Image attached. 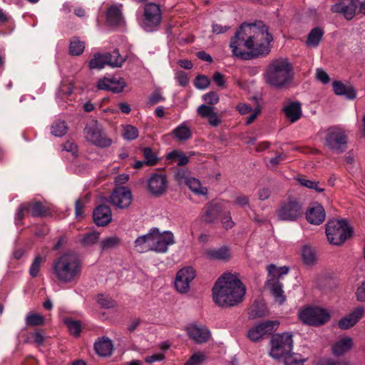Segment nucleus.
<instances>
[{"instance_id": "f257e3e1", "label": "nucleus", "mask_w": 365, "mask_h": 365, "mask_svg": "<svg viewBox=\"0 0 365 365\" xmlns=\"http://www.w3.org/2000/svg\"><path fill=\"white\" fill-rule=\"evenodd\" d=\"M272 36L265 25L242 24L231 39L232 54L241 59L250 60L269 53Z\"/></svg>"}, {"instance_id": "f03ea898", "label": "nucleus", "mask_w": 365, "mask_h": 365, "mask_svg": "<svg viewBox=\"0 0 365 365\" xmlns=\"http://www.w3.org/2000/svg\"><path fill=\"white\" fill-rule=\"evenodd\" d=\"M245 292L242 282L231 274L222 275L212 288L213 300L222 307L237 305L243 301Z\"/></svg>"}, {"instance_id": "7ed1b4c3", "label": "nucleus", "mask_w": 365, "mask_h": 365, "mask_svg": "<svg viewBox=\"0 0 365 365\" xmlns=\"http://www.w3.org/2000/svg\"><path fill=\"white\" fill-rule=\"evenodd\" d=\"M293 66L288 58H278L272 60L264 73L265 83L269 86L282 89L292 81Z\"/></svg>"}, {"instance_id": "20e7f679", "label": "nucleus", "mask_w": 365, "mask_h": 365, "mask_svg": "<svg viewBox=\"0 0 365 365\" xmlns=\"http://www.w3.org/2000/svg\"><path fill=\"white\" fill-rule=\"evenodd\" d=\"M52 269L58 282L68 284L79 278L82 264L76 254L67 252L61 255L53 261Z\"/></svg>"}, {"instance_id": "39448f33", "label": "nucleus", "mask_w": 365, "mask_h": 365, "mask_svg": "<svg viewBox=\"0 0 365 365\" xmlns=\"http://www.w3.org/2000/svg\"><path fill=\"white\" fill-rule=\"evenodd\" d=\"M352 229L344 220H330L327 224L326 235L329 243L341 245L351 236Z\"/></svg>"}, {"instance_id": "423d86ee", "label": "nucleus", "mask_w": 365, "mask_h": 365, "mask_svg": "<svg viewBox=\"0 0 365 365\" xmlns=\"http://www.w3.org/2000/svg\"><path fill=\"white\" fill-rule=\"evenodd\" d=\"M300 321L307 325L319 327L330 319L328 310L318 307H307L299 312Z\"/></svg>"}, {"instance_id": "0eeeda50", "label": "nucleus", "mask_w": 365, "mask_h": 365, "mask_svg": "<svg viewBox=\"0 0 365 365\" xmlns=\"http://www.w3.org/2000/svg\"><path fill=\"white\" fill-rule=\"evenodd\" d=\"M303 204L296 198L283 201L276 211L279 220L293 222L299 219L303 214Z\"/></svg>"}, {"instance_id": "6e6552de", "label": "nucleus", "mask_w": 365, "mask_h": 365, "mask_svg": "<svg viewBox=\"0 0 365 365\" xmlns=\"http://www.w3.org/2000/svg\"><path fill=\"white\" fill-rule=\"evenodd\" d=\"M271 346L269 355L272 358H286L292 349V335L287 332L275 334L272 337Z\"/></svg>"}, {"instance_id": "1a4fd4ad", "label": "nucleus", "mask_w": 365, "mask_h": 365, "mask_svg": "<svg viewBox=\"0 0 365 365\" xmlns=\"http://www.w3.org/2000/svg\"><path fill=\"white\" fill-rule=\"evenodd\" d=\"M325 145L333 152L341 153L347 148L348 137L346 131L339 127H331L327 131Z\"/></svg>"}, {"instance_id": "9d476101", "label": "nucleus", "mask_w": 365, "mask_h": 365, "mask_svg": "<svg viewBox=\"0 0 365 365\" xmlns=\"http://www.w3.org/2000/svg\"><path fill=\"white\" fill-rule=\"evenodd\" d=\"M84 136L88 142L101 148L109 147L113 143L97 121H91L86 125Z\"/></svg>"}, {"instance_id": "9b49d317", "label": "nucleus", "mask_w": 365, "mask_h": 365, "mask_svg": "<svg viewBox=\"0 0 365 365\" xmlns=\"http://www.w3.org/2000/svg\"><path fill=\"white\" fill-rule=\"evenodd\" d=\"M161 21V11L158 4L149 3L145 5L142 26L147 31H153Z\"/></svg>"}, {"instance_id": "f8f14e48", "label": "nucleus", "mask_w": 365, "mask_h": 365, "mask_svg": "<svg viewBox=\"0 0 365 365\" xmlns=\"http://www.w3.org/2000/svg\"><path fill=\"white\" fill-rule=\"evenodd\" d=\"M168 180L166 175L162 173L150 174L147 180V190L153 197L163 195L168 190Z\"/></svg>"}, {"instance_id": "ddd939ff", "label": "nucleus", "mask_w": 365, "mask_h": 365, "mask_svg": "<svg viewBox=\"0 0 365 365\" xmlns=\"http://www.w3.org/2000/svg\"><path fill=\"white\" fill-rule=\"evenodd\" d=\"M153 252L157 253H165L168 247L175 244V237L170 231L160 232L158 228H152Z\"/></svg>"}, {"instance_id": "4468645a", "label": "nucleus", "mask_w": 365, "mask_h": 365, "mask_svg": "<svg viewBox=\"0 0 365 365\" xmlns=\"http://www.w3.org/2000/svg\"><path fill=\"white\" fill-rule=\"evenodd\" d=\"M279 323L278 321H266L251 328L247 332V337L252 341L262 340L265 336L275 331Z\"/></svg>"}, {"instance_id": "2eb2a0df", "label": "nucleus", "mask_w": 365, "mask_h": 365, "mask_svg": "<svg viewBox=\"0 0 365 365\" xmlns=\"http://www.w3.org/2000/svg\"><path fill=\"white\" fill-rule=\"evenodd\" d=\"M195 277V270L192 267H185L180 269L175 277V287L180 293H187L190 290V284Z\"/></svg>"}, {"instance_id": "dca6fc26", "label": "nucleus", "mask_w": 365, "mask_h": 365, "mask_svg": "<svg viewBox=\"0 0 365 365\" xmlns=\"http://www.w3.org/2000/svg\"><path fill=\"white\" fill-rule=\"evenodd\" d=\"M125 86L126 83L123 78L114 76H104L96 84L98 90L110 91L113 93H120Z\"/></svg>"}, {"instance_id": "f3484780", "label": "nucleus", "mask_w": 365, "mask_h": 365, "mask_svg": "<svg viewBox=\"0 0 365 365\" xmlns=\"http://www.w3.org/2000/svg\"><path fill=\"white\" fill-rule=\"evenodd\" d=\"M133 200L129 188L119 187L115 188L110 195V202L118 208L124 209L129 207Z\"/></svg>"}, {"instance_id": "a211bd4d", "label": "nucleus", "mask_w": 365, "mask_h": 365, "mask_svg": "<svg viewBox=\"0 0 365 365\" xmlns=\"http://www.w3.org/2000/svg\"><path fill=\"white\" fill-rule=\"evenodd\" d=\"M175 176L178 183L185 184L195 194L201 195H207V187H202L199 180L186 175L185 173L182 170L178 171Z\"/></svg>"}, {"instance_id": "6ab92c4d", "label": "nucleus", "mask_w": 365, "mask_h": 365, "mask_svg": "<svg viewBox=\"0 0 365 365\" xmlns=\"http://www.w3.org/2000/svg\"><path fill=\"white\" fill-rule=\"evenodd\" d=\"M190 339L197 344L207 342L210 338V331L203 326L190 325L186 329Z\"/></svg>"}, {"instance_id": "aec40b11", "label": "nucleus", "mask_w": 365, "mask_h": 365, "mask_svg": "<svg viewBox=\"0 0 365 365\" xmlns=\"http://www.w3.org/2000/svg\"><path fill=\"white\" fill-rule=\"evenodd\" d=\"M306 218L311 224L320 225L325 220L323 207L318 203L312 204L306 212Z\"/></svg>"}, {"instance_id": "412c9836", "label": "nucleus", "mask_w": 365, "mask_h": 365, "mask_svg": "<svg viewBox=\"0 0 365 365\" xmlns=\"http://www.w3.org/2000/svg\"><path fill=\"white\" fill-rule=\"evenodd\" d=\"M93 220L98 226H106L112 220V214L110 207L105 205L98 206L93 210Z\"/></svg>"}, {"instance_id": "4be33fe9", "label": "nucleus", "mask_w": 365, "mask_h": 365, "mask_svg": "<svg viewBox=\"0 0 365 365\" xmlns=\"http://www.w3.org/2000/svg\"><path fill=\"white\" fill-rule=\"evenodd\" d=\"M197 114L203 118H207L210 125L216 127L221 123V118L214 111V108L205 104L200 105L197 109Z\"/></svg>"}, {"instance_id": "5701e85b", "label": "nucleus", "mask_w": 365, "mask_h": 365, "mask_svg": "<svg viewBox=\"0 0 365 365\" xmlns=\"http://www.w3.org/2000/svg\"><path fill=\"white\" fill-rule=\"evenodd\" d=\"M363 307H356L352 312L345 317L341 319L338 323L339 328L347 329L354 326L358 321L362 317L364 313Z\"/></svg>"}, {"instance_id": "b1692460", "label": "nucleus", "mask_w": 365, "mask_h": 365, "mask_svg": "<svg viewBox=\"0 0 365 365\" xmlns=\"http://www.w3.org/2000/svg\"><path fill=\"white\" fill-rule=\"evenodd\" d=\"M134 247L140 253L153 251L152 229L146 235L138 237L134 242Z\"/></svg>"}, {"instance_id": "393cba45", "label": "nucleus", "mask_w": 365, "mask_h": 365, "mask_svg": "<svg viewBox=\"0 0 365 365\" xmlns=\"http://www.w3.org/2000/svg\"><path fill=\"white\" fill-rule=\"evenodd\" d=\"M223 207L220 203H209L205 206L202 213V217L206 222H212L217 219Z\"/></svg>"}, {"instance_id": "a878e982", "label": "nucleus", "mask_w": 365, "mask_h": 365, "mask_svg": "<svg viewBox=\"0 0 365 365\" xmlns=\"http://www.w3.org/2000/svg\"><path fill=\"white\" fill-rule=\"evenodd\" d=\"M266 287L271 292L276 302L282 304L285 302L286 296L282 290V284L279 280H267Z\"/></svg>"}, {"instance_id": "bb28decb", "label": "nucleus", "mask_w": 365, "mask_h": 365, "mask_svg": "<svg viewBox=\"0 0 365 365\" xmlns=\"http://www.w3.org/2000/svg\"><path fill=\"white\" fill-rule=\"evenodd\" d=\"M352 338L345 336L339 339L332 345V353L334 356H342L348 352L353 346Z\"/></svg>"}, {"instance_id": "cd10ccee", "label": "nucleus", "mask_w": 365, "mask_h": 365, "mask_svg": "<svg viewBox=\"0 0 365 365\" xmlns=\"http://www.w3.org/2000/svg\"><path fill=\"white\" fill-rule=\"evenodd\" d=\"M283 111L289 120L293 123L302 117V108L299 102H291L283 108Z\"/></svg>"}, {"instance_id": "c85d7f7f", "label": "nucleus", "mask_w": 365, "mask_h": 365, "mask_svg": "<svg viewBox=\"0 0 365 365\" xmlns=\"http://www.w3.org/2000/svg\"><path fill=\"white\" fill-rule=\"evenodd\" d=\"M96 353L100 356H108L112 354L113 343L107 337L98 339L94 344Z\"/></svg>"}, {"instance_id": "c756f323", "label": "nucleus", "mask_w": 365, "mask_h": 365, "mask_svg": "<svg viewBox=\"0 0 365 365\" xmlns=\"http://www.w3.org/2000/svg\"><path fill=\"white\" fill-rule=\"evenodd\" d=\"M28 207V214L34 217H43L50 214L49 209L38 201L26 202Z\"/></svg>"}, {"instance_id": "7c9ffc66", "label": "nucleus", "mask_w": 365, "mask_h": 365, "mask_svg": "<svg viewBox=\"0 0 365 365\" xmlns=\"http://www.w3.org/2000/svg\"><path fill=\"white\" fill-rule=\"evenodd\" d=\"M334 92L338 96H344L349 100L356 98V92L354 88L350 85H345L341 81H334L332 83Z\"/></svg>"}, {"instance_id": "2f4dec72", "label": "nucleus", "mask_w": 365, "mask_h": 365, "mask_svg": "<svg viewBox=\"0 0 365 365\" xmlns=\"http://www.w3.org/2000/svg\"><path fill=\"white\" fill-rule=\"evenodd\" d=\"M204 255L209 259L226 260L230 257V251L226 247L206 250Z\"/></svg>"}, {"instance_id": "473e14b6", "label": "nucleus", "mask_w": 365, "mask_h": 365, "mask_svg": "<svg viewBox=\"0 0 365 365\" xmlns=\"http://www.w3.org/2000/svg\"><path fill=\"white\" fill-rule=\"evenodd\" d=\"M106 21L110 26L119 25L123 21V16L119 7L110 6L106 14Z\"/></svg>"}, {"instance_id": "72a5a7b5", "label": "nucleus", "mask_w": 365, "mask_h": 365, "mask_svg": "<svg viewBox=\"0 0 365 365\" xmlns=\"http://www.w3.org/2000/svg\"><path fill=\"white\" fill-rule=\"evenodd\" d=\"M324 35V31L319 27L313 29L309 34L306 43L309 47H317Z\"/></svg>"}, {"instance_id": "f704fd0d", "label": "nucleus", "mask_w": 365, "mask_h": 365, "mask_svg": "<svg viewBox=\"0 0 365 365\" xmlns=\"http://www.w3.org/2000/svg\"><path fill=\"white\" fill-rule=\"evenodd\" d=\"M249 317L255 319L257 317H262L267 314V309L265 304L262 302L256 301L250 307L248 310Z\"/></svg>"}, {"instance_id": "c9c22d12", "label": "nucleus", "mask_w": 365, "mask_h": 365, "mask_svg": "<svg viewBox=\"0 0 365 365\" xmlns=\"http://www.w3.org/2000/svg\"><path fill=\"white\" fill-rule=\"evenodd\" d=\"M107 65L112 67H120L125 61L123 56H121L118 50H114L110 53H106Z\"/></svg>"}, {"instance_id": "e433bc0d", "label": "nucleus", "mask_w": 365, "mask_h": 365, "mask_svg": "<svg viewBox=\"0 0 365 365\" xmlns=\"http://www.w3.org/2000/svg\"><path fill=\"white\" fill-rule=\"evenodd\" d=\"M121 244V239L112 235L101 240L100 246L102 250H108L118 247Z\"/></svg>"}, {"instance_id": "4c0bfd02", "label": "nucleus", "mask_w": 365, "mask_h": 365, "mask_svg": "<svg viewBox=\"0 0 365 365\" xmlns=\"http://www.w3.org/2000/svg\"><path fill=\"white\" fill-rule=\"evenodd\" d=\"M167 158L176 163L178 165H185L189 162V158L179 150H173L168 155Z\"/></svg>"}, {"instance_id": "58836bf2", "label": "nucleus", "mask_w": 365, "mask_h": 365, "mask_svg": "<svg viewBox=\"0 0 365 365\" xmlns=\"http://www.w3.org/2000/svg\"><path fill=\"white\" fill-rule=\"evenodd\" d=\"M99 235L100 234L98 232H89L83 235L79 242L83 246L89 247L98 242Z\"/></svg>"}, {"instance_id": "ea45409f", "label": "nucleus", "mask_w": 365, "mask_h": 365, "mask_svg": "<svg viewBox=\"0 0 365 365\" xmlns=\"http://www.w3.org/2000/svg\"><path fill=\"white\" fill-rule=\"evenodd\" d=\"M173 133L175 138L180 141L186 140L191 137L190 130L184 124L177 127L173 130Z\"/></svg>"}, {"instance_id": "a19ab883", "label": "nucleus", "mask_w": 365, "mask_h": 365, "mask_svg": "<svg viewBox=\"0 0 365 365\" xmlns=\"http://www.w3.org/2000/svg\"><path fill=\"white\" fill-rule=\"evenodd\" d=\"M303 262L306 264H313L316 262V255L313 249L309 246H304L302 250Z\"/></svg>"}, {"instance_id": "79ce46f5", "label": "nucleus", "mask_w": 365, "mask_h": 365, "mask_svg": "<svg viewBox=\"0 0 365 365\" xmlns=\"http://www.w3.org/2000/svg\"><path fill=\"white\" fill-rule=\"evenodd\" d=\"M107 65L106 54H96L89 62V68L91 69H101Z\"/></svg>"}, {"instance_id": "37998d69", "label": "nucleus", "mask_w": 365, "mask_h": 365, "mask_svg": "<svg viewBox=\"0 0 365 365\" xmlns=\"http://www.w3.org/2000/svg\"><path fill=\"white\" fill-rule=\"evenodd\" d=\"M297 181L300 185L314 190L317 192H322L324 190L323 187L319 186V182L317 181L310 180L304 178H299Z\"/></svg>"}, {"instance_id": "c03bdc74", "label": "nucleus", "mask_w": 365, "mask_h": 365, "mask_svg": "<svg viewBox=\"0 0 365 365\" xmlns=\"http://www.w3.org/2000/svg\"><path fill=\"white\" fill-rule=\"evenodd\" d=\"M267 271H268V276H267V280H269L271 279L274 280H279V277H280L283 274H286L289 269L284 268V271H280V269L277 267L274 264H269L267 267Z\"/></svg>"}, {"instance_id": "a18cd8bd", "label": "nucleus", "mask_w": 365, "mask_h": 365, "mask_svg": "<svg viewBox=\"0 0 365 365\" xmlns=\"http://www.w3.org/2000/svg\"><path fill=\"white\" fill-rule=\"evenodd\" d=\"M45 262V258L39 255H36L30 267L29 273L32 277L38 276L42 264Z\"/></svg>"}, {"instance_id": "49530a36", "label": "nucleus", "mask_w": 365, "mask_h": 365, "mask_svg": "<svg viewBox=\"0 0 365 365\" xmlns=\"http://www.w3.org/2000/svg\"><path fill=\"white\" fill-rule=\"evenodd\" d=\"M85 48V45L83 41L77 38H73L71 41L69 51L73 56H79L81 54Z\"/></svg>"}, {"instance_id": "de8ad7c7", "label": "nucleus", "mask_w": 365, "mask_h": 365, "mask_svg": "<svg viewBox=\"0 0 365 365\" xmlns=\"http://www.w3.org/2000/svg\"><path fill=\"white\" fill-rule=\"evenodd\" d=\"M67 126L64 121H56L51 126V133L56 137H61L67 132Z\"/></svg>"}, {"instance_id": "09e8293b", "label": "nucleus", "mask_w": 365, "mask_h": 365, "mask_svg": "<svg viewBox=\"0 0 365 365\" xmlns=\"http://www.w3.org/2000/svg\"><path fill=\"white\" fill-rule=\"evenodd\" d=\"M26 322L29 326H39L44 324L45 319L39 314H29L26 318Z\"/></svg>"}, {"instance_id": "8fccbe9b", "label": "nucleus", "mask_w": 365, "mask_h": 365, "mask_svg": "<svg viewBox=\"0 0 365 365\" xmlns=\"http://www.w3.org/2000/svg\"><path fill=\"white\" fill-rule=\"evenodd\" d=\"M123 136L125 139L128 140H134L138 136V130L135 127L131 125H126L123 129Z\"/></svg>"}, {"instance_id": "3c124183", "label": "nucleus", "mask_w": 365, "mask_h": 365, "mask_svg": "<svg viewBox=\"0 0 365 365\" xmlns=\"http://www.w3.org/2000/svg\"><path fill=\"white\" fill-rule=\"evenodd\" d=\"M143 154L148 166H153L157 164L158 158L150 148H145Z\"/></svg>"}, {"instance_id": "603ef678", "label": "nucleus", "mask_w": 365, "mask_h": 365, "mask_svg": "<svg viewBox=\"0 0 365 365\" xmlns=\"http://www.w3.org/2000/svg\"><path fill=\"white\" fill-rule=\"evenodd\" d=\"M97 301L102 307L106 309L112 308L115 306V302L107 295L98 294Z\"/></svg>"}, {"instance_id": "864d4df0", "label": "nucleus", "mask_w": 365, "mask_h": 365, "mask_svg": "<svg viewBox=\"0 0 365 365\" xmlns=\"http://www.w3.org/2000/svg\"><path fill=\"white\" fill-rule=\"evenodd\" d=\"M89 200L88 195H86L81 199H78L76 202L75 212L76 217H81L83 215V207L86 203Z\"/></svg>"}, {"instance_id": "5fc2aeb1", "label": "nucleus", "mask_w": 365, "mask_h": 365, "mask_svg": "<svg viewBox=\"0 0 365 365\" xmlns=\"http://www.w3.org/2000/svg\"><path fill=\"white\" fill-rule=\"evenodd\" d=\"M357 6L354 4V0H350L346 6L345 19L347 20L352 19L356 14Z\"/></svg>"}, {"instance_id": "6e6d98bb", "label": "nucleus", "mask_w": 365, "mask_h": 365, "mask_svg": "<svg viewBox=\"0 0 365 365\" xmlns=\"http://www.w3.org/2000/svg\"><path fill=\"white\" fill-rule=\"evenodd\" d=\"M210 79L208 77L204 75H198L196 76L195 80V86L199 89H205L210 85Z\"/></svg>"}, {"instance_id": "4d7b16f0", "label": "nucleus", "mask_w": 365, "mask_h": 365, "mask_svg": "<svg viewBox=\"0 0 365 365\" xmlns=\"http://www.w3.org/2000/svg\"><path fill=\"white\" fill-rule=\"evenodd\" d=\"M67 327L69 332L75 336H78L81 331V324L77 321L68 320L66 321Z\"/></svg>"}, {"instance_id": "13d9d810", "label": "nucleus", "mask_w": 365, "mask_h": 365, "mask_svg": "<svg viewBox=\"0 0 365 365\" xmlns=\"http://www.w3.org/2000/svg\"><path fill=\"white\" fill-rule=\"evenodd\" d=\"M205 360V355L202 353L194 354L185 365H200Z\"/></svg>"}, {"instance_id": "bf43d9fd", "label": "nucleus", "mask_w": 365, "mask_h": 365, "mask_svg": "<svg viewBox=\"0 0 365 365\" xmlns=\"http://www.w3.org/2000/svg\"><path fill=\"white\" fill-rule=\"evenodd\" d=\"M305 359L298 356H288L285 358L284 365H304Z\"/></svg>"}, {"instance_id": "052dcab7", "label": "nucleus", "mask_w": 365, "mask_h": 365, "mask_svg": "<svg viewBox=\"0 0 365 365\" xmlns=\"http://www.w3.org/2000/svg\"><path fill=\"white\" fill-rule=\"evenodd\" d=\"M287 158V155L285 153H279L275 157L272 158L269 160V163L267 164V166L269 167H275L277 165L280 164L282 162L285 160Z\"/></svg>"}, {"instance_id": "680f3d73", "label": "nucleus", "mask_w": 365, "mask_h": 365, "mask_svg": "<svg viewBox=\"0 0 365 365\" xmlns=\"http://www.w3.org/2000/svg\"><path fill=\"white\" fill-rule=\"evenodd\" d=\"M204 101L210 105H215L219 101V96L215 92H210L203 96Z\"/></svg>"}, {"instance_id": "e2e57ef3", "label": "nucleus", "mask_w": 365, "mask_h": 365, "mask_svg": "<svg viewBox=\"0 0 365 365\" xmlns=\"http://www.w3.org/2000/svg\"><path fill=\"white\" fill-rule=\"evenodd\" d=\"M346 6H347V3H346L345 1H342L334 4L331 8V11L333 13L342 14L343 16H345Z\"/></svg>"}, {"instance_id": "0e129e2a", "label": "nucleus", "mask_w": 365, "mask_h": 365, "mask_svg": "<svg viewBox=\"0 0 365 365\" xmlns=\"http://www.w3.org/2000/svg\"><path fill=\"white\" fill-rule=\"evenodd\" d=\"M176 78L178 80L179 85H180L181 86H185L189 83L187 74L185 71H178L176 73Z\"/></svg>"}, {"instance_id": "69168bd1", "label": "nucleus", "mask_w": 365, "mask_h": 365, "mask_svg": "<svg viewBox=\"0 0 365 365\" xmlns=\"http://www.w3.org/2000/svg\"><path fill=\"white\" fill-rule=\"evenodd\" d=\"M316 77L318 81L327 84L330 81L329 75L322 68H317L316 71Z\"/></svg>"}, {"instance_id": "338daca9", "label": "nucleus", "mask_w": 365, "mask_h": 365, "mask_svg": "<svg viewBox=\"0 0 365 365\" xmlns=\"http://www.w3.org/2000/svg\"><path fill=\"white\" fill-rule=\"evenodd\" d=\"M355 294L358 301L365 303V281L357 287Z\"/></svg>"}, {"instance_id": "774afa93", "label": "nucleus", "mask_w": 365, "mask_h": 365, "mask_svg": "<svg viewBox=\"0 0 365 365\" xmlns=\"http://www.w3.org/2000/svg\"><path fill=\"white\" fill-rule=\"evenodd\" d=\"M25 213H28V207L26 206V202L21 204L19 207L16 215V221H21L25 217Z\"/></svg>"}]
</instances>
